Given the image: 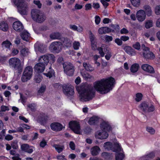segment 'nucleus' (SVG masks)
<instances>
[{
	"label": "nucleus",
	"instance_id": "nucleus-1",
	"mask_svg": "<svg viewBox=\"0 0 160 160\" xmlns=\"http://www.w3.org/2000/svg\"><path fill=\"white\" fill-rule=\"evenodd\" d=\"M115 83V79L110 77L96 81L93 83V87L100 93L105 94L112 89Z\"/></svg>",
	"mask_w": 160,
	"mask_h": 160
},
{
	"label": "nucleus",
	"instance_id": "nucleus-2",
	"mask_svg": "<svg viewBox=\"0 0 160 160\" xmlns=\"http://www.w3.org/2000/svg\"><path fill=\"white\" fill-rule=\"evenodd\" d=\"M81 91L80 93V100L82 102H87L92 100L95 96V92L92 88L89 87L80 88Z\"/></svg>",
	"mask_w": 160,
	"mask_h": 160
},
{
	"label": "nucleus",
	"instance_id": "nucleus-3",
	"mask_svg": "<svg viewBox=\"0 0 160 160\" xmlns=\"http://www.w3.org/2000/svg\"><path fill=\"white\" fill-rule=\"evenodd\" d=\"M31 15L32 19L39 23H41L46 19L45 15L38 9H32L31 11Z\"/></svg>",
	"mask_w": 160,
	"mask_h": 160
},
{
	"label": "nucleus",
	"instance_id": "nucleus-4",
	"mask_svg": "<svg viewBox=\"0 0 160 160\" xmlns=\"http://www.w3.org/2000/svg\"><path fill=\"white\" fill-rule=\"evenodd\" d=\"M138 108L141 111L144 113L152 112L155 110L154 107L152 104L145 101L141 103Z\"/></svg>",
	"mask_w": 160,
	"mask_h": 160
},
{
	"label": "nucleus",
	"instance_id": "nucleus-5",
	"mask_svg": "<svg viewBox=\"0 0 160 160\" xmlns=\"http://www.w3.org/2000/svg\"><path fill=\"white\" fill-rule=\"evenodd\" d=\"M55 61V57L53 54H47L40 56L38 62L45 66L47 65L49 61L50 63H53Z\"/></svg>",
	"mask_w": 160,
	"mask_h": 160
},
{
	"label": "nucleus",
	"instance_id": "nucleus-6",
	"mask_svg": "<svg viewBox=\"0 0 160 160\" xmlns=\"http://www.w3.org/2000/svg\"><path fill=\"white\" fill-rule=\"evenodd\" d=\"M33 68L32 67L28 66L24 69L21 79L23 82H26L30 80L32 75Z\"/></svg>",
	"mask_w": 160,
	"mask_h": 160
},
{
	"label": "nucleus",
	"instance_id": "nucleus-7",
	"mask_svg": "<svg viewBox=\"0 0 160 160\" xmlns=\"http://www.w3.org/2000/svg\"><path fill=\"white\" fill-rule=\"evenodd\" d=\"M113 147L112 143L109 142L105 143L103 147L105 149L111 150L114 152H117L120 151L121 150V146L118 142H115Z\"/></svg>",
	"mask_w": 160,
	"mask_h": 160
},
{
	"label": "nucleus",
	"instance_id": "nucleus-8",
	"mask_svg": "<svg viewBox=\"0 0 160 160\" xmlns=\"http://www.w3.org/2000/svg\"><path fill=\"white\" fill-rule=\"evenodd\" d=\"M10 67L15 69H18L21 67V62L18 58L14 57L10 58L8 61Z\"/></svg>",
	"mask_w": 160,
	"mask_h": 160
},
{
	"label": "nucleus",
	"instance_id": "nucleus-9",
	"mask_svg": "<svg viewBox=\"0 0 160 160\" xmlns=\"http://www.w3.org/2000/svg\"><path fill=\"white\" fill-rule=\"evenodd\" d=\"M69 125L70 128L75 133L81 134L80 126L78 122L76 121H71L69 122Z\"/></svg>",
	"mask_w": 160,
	"mask_h": 160
},
{
	"label": "nucleus",
	"instance_id": "nucleus-10",
	"mask_svg": "<svg viewBox=\"0 0 160 160\" xmlns=\"http://www.w3.org/2000/svg\"><path fill=\"white\" fill-rule=\"evenodd\" d=\"M64 94L68 97L73 96L74 93V88L71 85H65L62 87Z\"/></svg>",
	"mask_w": 160,
	"mask_h": 160
},
{
	"label": "nucleus",
	"instance_id": "nucleus-11",
	"mask_svg": "<svg viewBox=\"0 0 160 160\" xmlns=\"http://www.w3.org/2000/svg\"><path fill=\"white\" fill-rule=\"evenodd\" d=\"M19 12L22 15H26L28 10V3L23 2L19 4L17 8Z\"/></svg>",
	"mask_w": 160,
	"mask_h": 160
},
{
	"label": "nucleus",
	"instance_id": "nucleus-12",
	"mask_svg": "<svg viewBox=\"0 0 160 160\" xmlns=\"http://www.w3.org/2000/svg\"><path fill=\"white\" fill-rule=\"evenodd\" d=\"M50 47L54 52L58 53L62 49V43L59 42H54L51 43Z\"/></svg>",
	"mask_w": 160,
	"mask_h": 160
},
{
	"label": "nucleus",
	"instance_id": "nucleus-13",
	"mask_svg": "<svg viewBox=\"0 0 160 160\" xmlns=\"http://www.w3.org/2000/svg\"><path fill=\"white\" fill-rule=\"evenodd\" d=\"M136 18L139 22L144 21L146 17V14L145 11L142 10H140L137 12Z\"/></svg>",
	"mask_w": 160,
	"mask_h": 160
},
{
	"label": "nucleus",
	"instance_id": "nucleus-14",
	"mask_svg": "<svg viewBox=\"0 0 160 160\" xmlns=\"http://www.w3.org/2000/svg\"><path fill=\"white\" fill-rule=\"evenodd\" d=\"M108 132L102 130L98 131L96 133V138L100 139H105L107 138L108 136Z\"/></svg>",
	"mask_w": 160,
	"mask_h": 160
},
{
	"label": "nucleus",
	"instance_id": "nucleus-15",
	"mask_svg": "<svg viewBox=\"0 0 160 160\" xmlns=\"http://www.w3.org/2000/svg\"><path fill=\"white\" fill-rule=\"evenodd\" d=\"M51 129L55 131H59L62 130L63 128L62 125L58 122H55L51 124Z\"/></svg>",
	"mask_w": 160,
	"mask_h": 160
},
{
	"label": "nucleus",
	"instance_id": "nucleus-16",
	"mask_svg": "<svg viewBox=\"0 0 160 160\" xmlns=\"http://www.w3.org/2000/svg\"><path fill=\"white\" fill-rule=\"evenodd\" d=\"M13 29L16 31L20 32L23 29V26L22 24L19 21L14 22L13 24Z\"/></svg>",
	"mask_w": 160,
	"mask_h": 160
},
{
	"label": "nucleus",
	"instance_id": "nucleus-17",
	"mask_svg": "<svg viewBox=\"0 0 160 160\" xmlns=\"http://www.w3.org/2000/svg\"><path fill=\"white\" fill-rule=\"evenodd\" d=\"M101 129L102 131L108 132H110L111 130V127L109 124L105 122H103L100 125Z\"/></svg>",
	"mask_w": 160,
	"mask_h": 160
},
{
	"label": "nucleus",
	"instance_id": "nucleus-18",
	"mask_svg": "<svg viewBox=\"0 0 160 160\" xmlns=\"http://www.w3.org/2000/svg\"><path fill=\"white\" fill-rule=\"evenodd\" d=\"M141 68L144 71L151 73H153L155 71L153 68L148 64H144L142 65Z\"/></svg>",
	"mask_w": 160,
	"mask_h": 160
},
{
	"label": "nucleus",
	"instance_id": "nucleus-19",
	"mask_svg": "<svg viewBox=\"0 0 160 160\" xmlns=\"http://www.w3.org/2000/svg\"><path fill=\"white\" fill-rule=\"evenodd\" d=\"M46 66L38 62V63L36 64L34 66L35 70L38 73L42 72L44 71Z\"/></svg>",
	"mask_w": 160,
	"mask_h": 160
},
{
	"label": "nucleus",
	"instance_id": "nucleus-20",
	"mask_svg": "<svg viewBox=\"0 0 160 160\" xmlns=\"http://www.w3.org/2000/svg\"><path fill=\"white\" fill-rule=\"evenodd\" d=\"M33 147L29 146L27 144H24L21 146V149L29 153H31L33 152Z\"/></svg>",
	"mask_w": 160,
	"mask_h": 160
},
{
	"label": "nucleus",
	"instance_id": "nucleus-21",
	"mask_svg": "<svg viewBox=\"0 0 160 160\" xmlns=\"http://www.w3.org/2000/svg\"><path fill=\"white\" fill-rule=\"evenodd\" d=\"M124 50L128 54L131 56H134L136 54L135 50L130 46L125 47L124 48Z\"/></svg>",
	"mask_w": 160,
	"mask_h": 160
},
{
	"label": "nucleus",
	"instance_id": "nucleus-22",
	"mask_svg": "<svg viewBox=\"0 0 160 160\" xmlns=\"http://www.w3.org/2000/svg\"><path fill=\"white\" fill-rule=\"evenodd\" d=\"M61 40L62 42V44L68 47L71 46L72 43L71 41L67 38L62 37Z\"/></svg>",
	"mask_w": 160,
	"mask_h": 160
},
{
	"label": "nucleus",
	"instance_id": "nucleus-23",
	"mask_svg": "<svg viewBox=\"0 0 160 160\" xmlns=\"http://www.w3.org/2000/svg\"><path fill=\"white\" fill-rule=\"evenodd\" d=\"M111 29L107 27H102L99 28L98 33L100 34L108 33L111 32Z\"/></svg>",
	"mask_w": 160,
	"mask_h": 160
},
{
	"label": "nucleus",
	"instance_id": "nucleus-24",
	"mask_svg": "<svg viewBox=\"0 0 160 160\" xmlns=\"http://www.w3.org/2000/svg\"><path fill=\"white\" fill-rule=\"evenodd\" d=\"M100 151V148L97 146H94L90 149V152L92 156L97 155L99 154Z\"/></svg>",
	"mask_w": 160,
	"mask_h": 160
},
{
	"label": "nucleus",
	"instance_id": "nucleus-25",
	"mask_svg": "<svg viewBox=\"0 0 160 160\" xmlns=\"http://www.w3.org/2000/svg\"><path fill=\"white\" fill-rule=\"evenodd\" d=\"M48 119V117L45 114L42 115L39 118L40 123L43 125L46 124Z\"/></svg>",
	"mask_w": 160,
	"mask_h": 160
},
{
	"label": "nucleus",
	"instance_id": "nucleus-26",
	"mask_svg": "<svg viewBox=\"0 0 160 160\" xmlns=\"http://www.w3.org/2000/svg\"><path fill=\"white\" fill-rule=\"evenodd\" d=\"M8 24L5 22H2L0 23V29L4 32L8 30Z\"/></svg>",
	"mask_w": 160,
	"mask_h": 160
},
{
	"label": "nucleus",
	"instance_id": "nucleus-27",
	"mask_svg": "<svg viewBox=\"0 0 160 160\" xmlns=\"http://www.w3.org/2000/svg\"><path fill=\"white\" fill-rule=\"evenodd\" d=\"M98 119L99 118L98 117H92L89 119L88 122L89 124L93 125L98 122Z\"/></svg>",
	"mask_w": 160,
	"mask_h": 160
},
{
	"label": "nucleus",
	"instance_id": "nucleus-28",
	"mask_svg": "<svg viewBox=\"0 0 160 160\" xmlns=\"http://www.w3.org/2000/svg\"><path fill=\"white\" fill-rule=\"evenodd\" d=\"M143 9L145 10L146 14L148 16H150L152 15V12L151 8L150 7L147 5H145L143 7Z\"/></svg>",
	"mask_w": 160,
	"mask_h": 160
},
{
	"label": "nucleus",
	"instance_id": "nucleus-29",
	"mask_svg": "<svg viewBox=\"0 0 160 160\" xmlns=\"http://www.w3.org/2000/svg\"><path fill=\"white\" fill-rule=\"evenodd\" d=\"M35 49L38 50L41 52H44L45 47L43 44H38V43H36L35 45Z\"/></svg>",
	"mask_w": 160,
	"mask_h": 160
},
{
	"label": "nucleus",
	"instance_id": "nucleus-30",
	"mask_svg": "<svg viewBox=\"0 0 160 160\" xmlns=\"http://www.w3.org/2000/svg\"><path fill=\"white\" fill-rule=\"evenodd\" d=\"M143 54L144 57L147 59H152L154 58V57L153 53L150 51L148 52H143Z\"/></svg>",
	"mask_w": 160,
	"mask_h": 160
},
{
	"label": "nucleus",
	"instance_id": "nucleus-31",
	"mask_svg": "<svg viewBox=\"0 0 160 160\" xmlns=\"http://www.w3.org/2000/svg\"><path fill=\"white\" fill-rule=\"evenodd\" d=\"M21 36L22 39L27 41L29 40L30 35L27 31H24L21 33Z\"/></svg>",
	"mask_w": 160,
	"mask_h": 160
},
{
	"label": "nucleus",
	"instance_id": "nucleus-32",
	"mask_svg": "<svg viewBox=\"0 0 160 160\" xmlns=\"http://www.w3.org/2000/svg\"><path fill=\"white\" fill-rule=\"evenodd\" d=\"M53 147L58 153L62 152L64 149V146L63 145H61L59 144H55L53 145Z\"/></svg>",
	"mask_w": 160,
	"mask_h": 160
},
{
	"label": "nucleus",
	"instance_id": "nucleus-33",
	"mask_svg": "<svg viewBox=\"0 0 160 160\" xmlns=\"http://www.w3.org/2000/svg\"><path fill=\"white\" fill-rule=\"evenodd\" d=\"M83 66L87 71L89 72H92L94 70V68L89 63L84 62Z\"/></svg>",
	"mask_w": 160,
	"mask_h": 160
},
{
	"label": "nucleus",
	"instance_id": "nucleus-34",
	"mask_svg": "<svg viewBox=\"0 0 160 160\" xmlns=\"http://www.w3.org/2000/svg\"><path fill=\"white\" fill-rule=\"evenodd\" d=\"M50 38L53 39H61V35L58 32H54L52 33L50 35Z\"/></svg>",
	"mask_w": 160,
	"mask_h": 160
},
{
	"label": "nucleus",
	"instance_id": "nucleus-35",
	"mask_svg": "<svg viewBox=\"0 0 160 160\" xmlns=\"http://www.w3.org/2000/svg\"><path fill=\"white\" fill-rule=\"evenodd\" d=\"M29 53V52L28 48H23L20 51V56L22 57L27 56Z\"/></svg>",
	"mask_w": 160,
	"mask_h": 160
},
{
	"label": "nucleus",
	"instance_id": "nucleus-36",
	"mask_svg": "<svg viewBox=\"0 0 160 160\" xmlns=\"http://www.w3.org/2000/svg\"><path fill=\"white\" fill-rule=\"evenodd\" d=\"M70 28L73 30L77 31L79 32H82L83 30V28L82 27L79 26V28H78L76 25H70Z\"/></svg>",
	"mask_w": 160,
	"mask_h": 160
},
{
	"label": "nucleus",
	"instance_id": "nucleus-37",
	"mask_svg": "<svg viewBox=\"0 0 160 160\" xmlns=\"http://www.w3.org/2000/svg\"><path fill=\"white\" fill-rule=\"evenodd\" d=\"M63 67L64 71L65 70V68H67L68 70L71 69L70 68H72V69L74 68V67L69 62H64L63 64Z\"/></svg>",
	"mask_w": 160,
	"mask_h": 160
},
{
	"label": "nucleus",
	"instance_id": "nucleus-38",
	"mask_svg": "<svg viewBox=\"0 0 160 160\" xmlns=\"http://www.w3.org/2000/svg\"><path fill=\"white\" fill-rule=\"evenodd\" d=\"M139 65L138 64L135 63L131 66L130 68V70L131 72L135 73L138 70Z\"/></svg>",
	"mask_w": 160,
	"mask_h": 160
},
{
	"label": "nucleus",
	"instance_id": "nucleus-39",
	"mask_svg": "<svg viewBox=\"0 0 160 160\" xmlns=\"http://www.w3.org/2000/svg\"><path fill=\"white\" fill-rule=\"evenodd\" d=\"M46 89L45 85H42L38 91L37 94L38 95H42L45 92Z\"/></svg>",
	"mask_w": 160,
	"mask_h": 160
},
{
	"label": "nucleus",
	"instance_id": "nucleus-40",
	"mask_svg": "<svg viewBox=\"0 0 160 160\" xmlns=\"http://www.w3.org/2000/svg\"><path fill=\"white\" fill-rule=\"evenodd\" d=\"M65 70L64 71V72L68 76H71L73 75L74 72V69L70 68L69 70H68L67 68H65Z\"/></svg>",
	"mask_w": 160,
	"mask_h": 160
},
{
	"label": "nucleus",
	"instance_id": "nucleus-41",
	"mask_svg": "<svg viewBox=\"0 0 160 160\" xmlns=\"http://www.w3.org/2000/svg\"><path fill=\"white\" fill-rule=\"evenodd\" d=\"M153 25V21L152 20H148L146 21L145 27L147 28L148 29L152 26Z\"/></svg>",
	"mask_w": 160,
	"mask_h": 160
},
{
	"label": "nucleus",
	"instance_id": "nucleus-42",
	"mask_svg": "<svg viewBox=\"0 0 160 160\" xmlns=\"http://www.w3.org/2000/svg\"><path fill=\"white\" fill-rule=\"evenodd\" d=\"M54 73L53 70L51 69V68H49V70L48 71L47 73H44L43 74L46 76L47 77H49V78L52 77Z\"/></svg>",
	"mask_w": 160,
	"mask_h": 160
},
{
	"label": "nucleus",
	"instance_id": "nucleus-43",
	"mask_svg": "<svg viewBox=\"0 0 160 160\" xmlns=\"http://www.w3.org/2000/svg\"><path fill=\"white\" fill-rule=\"evenodd\" d=\"M101 38L105 41L106 42H109L111 41L112 40V37L111 36H109L107 35H106L104 36H102Z\"/></svg>",
	"mask_w": 160,
	"mask_h": 160
},
{
	"label": "nucleus",
	"instance_id": "nucleus-44",
	"mask_svg": "<svg viewBox=\"0 0 160 160\" xmlns=\"http://www.w3.org/2000/svg\"><path fill=\"white\" fill-rule=\"evenodd\" d=\"M12 45L11 42L8 40L4 41L2 43L3 47H5L8 48H9L10 46Z\"/></svg>",
	"mask_w": 160,
	"mask_h": 160
},
{
	"label": "nucleus",
	"instance_id": "nucleus-45",
	"mask_svg": "<svg viewBox=\"0 0 160 160\" xmlns=\"http://www.w3.org/2000/svg\"><path fill=\"white\" fill-rule=\"evenodd\" d=\"M42 78V77L41 75L37 74L35 76L34 80L36 82L39 83L41 82Z\"/></svg>",
	"mask_w": 160,
	"mask_h": 160
},
{
	"label": "nucleus",
	"instance_id": "nucleus-46",
	"mask_svg": "<svg viewBox=\"0 0 160 160\" xmlns=\"http://www.w3.org/2000/svg\"><path fill=\"white\" fill-rule=\"evenodd\" d=\"M81 74L83 78L86 80H87L88 79L93 78V77L92 75L88 73L81 72Z\"/></svg>",
	"mask_w": 160,
	"mask_h": 160
},
{
	"label": "nucleus",
	"instance_id": "nucleus-47",
	"mask_svg": "<svg viewBox=\"0 0 160 160\" xmlns=\"http://www.w3.org/2000/svg\"><path fill=\"white\" fill-rule=\"evenodd\" d=\"M124 158V155L122 153H117L116 155V160H122Z\"/></svg>",
	"mask_w": 160,
	"mask_h": 160
},
{
	"label": "nucleus",
	"instance_id": "nucleus-48",
	"mask_svg": "<svg viewBox=\"0 0 160 160\" xmlns=\"http://www.w3.org/2000/svg\"><path fill=\"white\" fill-rule=\"evenodd\" d=\"M142 94L141 93H138L136 94L135 100L137 102H140L142 98Z\"/></svg>",
	"mask_w": 160,
	"mask_h": 160
},
{
	"label": "nucleus",
	"instance_id": "nucleus-49",
	"mask_svg": "<svg viewBox=\"0 0 160 160\" xmlns=\"http://www.w3.org/2000/svg\"><path fill=\"white\" fill-rule=\"evenodd\" d=\"M9 110V108L7 106L2 105L1 107V110H0V116L2 115V112H5L6 111Z\"/></svg>",
	"mask_w": 160,
	"mask_h": 160
},
{
	"label": "nucleus",
	"instance_id": "nucleus-50",
	"mask_svg": "<svg viewBox=\"0 0 160 160\" xmlns=\"http://www.w3.org/2000/svg\"><path fill=\"white\" fill-rule=\"evenodd\" d=\"M132 4L135 7H138L139 6L140 0H130Z\"/></svg>",
	"mask_w": 160,
	"mask_h": 160
},
{
	"label": "nucleus",
	"instance_id": "nucleus-51",
	"mask_svg": "<svg viewBox=\"0 0 160 160\" xmlns=\"http://www.w3.org/2000/svg\"><path fill=\"white\" fill-rule=\"evenodd\" d=\"M101 156L105 159H109L111 158V155L107 152H103L102 153Z\"/></svg>",
	"mask_w": 160,
	"mask_h": 160
},
{
	"label": "nucleus",
	"instance_id": "nucleus-52",
	"mask_svg": "<svg viewBox=\"0 0 160 160\" xmlns=\"http://www.w3.org/2000/svg\"><path fill=\"white\" fill-rule=\"evenodd\" d=\"M28 107L29 108L32 112H35L36 111V105L34 103L28 104Z\"/></svg>",
	"mask_w": 160,
	"mask_h": 160
},
{
	"label": "nucleus",
	"instance_id": "nucleus-53",
	"mask_svg": "<svg viewBox=\"0 0 160 160\" xmlns=\"http://www.w3.org/2000/svg\"><path fill=\"white\" fill-rule=\"evenodd\" d=\"M12 2L18 8L19 4L22 3L23 1L21 0H11Z\"/></svg>",
	"mask_w": 160,
	"mask_h": 160
},
{
	"label": "nucleus",
	"instance_id": "nucleus-54",
	"mask_svg": "<svg viewBox=\"0 0 160 160\" xmlns=\"http://www.w3.org/2000/svg\"><path fill=\"white\" fill-rule=\"evenodd\" d=\"M146 130L151 134H153L155 132V130L151 127H147Z\"/></svg>",
	"mask_w": 160,
	"mask_h": 160
},
{
	"label": "nucleus",
	"instance_id": "nucleus-55",
	"mask_svg": "<svg viewBox=\"0 0 160 160\" xmlns=\"http://www.w3.org/2000/svg\"><path fill=\"white\" fill-rule=\"evenodd\" d=\"M89 38L91 42H95V41L94 40L95 37L91 31L89 32Z\"/></svg>",
	"mask_w": 160,
	"mask_h": 160
},
{
	"label": "nucleus",
	"instance_id": "nucleus-56",
	"mask_svg": "<svg viewBox=\"0 0 160 160\" xmlns=\"http://www.w3.org/2000/svg\"><path fill=\"white\" fill-rule=\"evenodd\" d=\"M11 146L12 148L14 149H17L18 148V142L15 141L13 142L11 144Z\"/></svg>",
	"mask_w": 160,
	"mask_h": 160
},
{
	"label": "nucleus",
	"instance_id": "nucleus-57",
	"mask_svg": "<svg viewBox=\"0 0 160 160\" xmlns=\"http://www.w3.org/2000/svg\"><path fill=\"white\" fill-rule=\"evenodd\" d=\"M80 45V43L78 42L75 41L73 43V47L74 49H78Z\"/></svg>",
	"mask_w": 160,
	"mask_h": 160
},
{
	"label": "nucleus",
	"instance_id": "nucleus-58",
	"mask_svg": "<svg viewBox=\"0 0 160 160\" xmlns=\"http://www.w3.org/2000/svg\"><path fill=\"white\" fill-rule=\"evenodd\" d=\"M56 158L58 160H67L65 156L61 154L57 155Z\"/></svg>",
	"mask_w": 160,
	"mask_h": 160
},
{
	"label": "nucleus",
	"instance_id": "nucleus-59",
	"mask_svg": "<svg viewBox=\"0 0 160 160\" xmlns=\"http://www.w3.org/2000/svg\"><path fill=\"white\" fill-rule=\"evenodd\" d=\"M132 47L135 49L139 50L141 46L139 42H136V43L133 44Z\"/></svg>",
	"mask_w": 160,
	"mask_h": 160
},
{
	"label": "nucleus",
	"instance_id": "nucleus-60",
	"mask_svg": "<svg viewBox=\"0 0 160 160\" xmlns=\"http://www.w3.org/2000/svg\"><path fill=\"white\" fill-rule=\"evenodd\" d=\"M19 52V51L17 49L13 48L12 50L11 54L12 56L17 55Z\"/></svg>",
	"mask_w": 160,
	"mask_h": 160
},
{
	"label": "nucleus",
	"instance_id": "nucleus-61",
	"mask_svg": "<svg viewBox=\"0 0 160 160\" xmlns=\"http://www.w3.org/2000/svg\"><path fill=\"white\" fill-rule=\"evenodd\" d=\"M115 42L119 46H121L122 44V42L121 38H117L115 40Z\"/></svg>",
	"mask_w": 160,
	"mask_h": 160
},
{
	"label": "nucleus",
	"instance_id": "nucleus-62",
	"mask_svg": "<svg viewBox=\"0 0 160 160\" xmlns=\"http://www.w3.org/2000/svg\"><path fill=\"white\" fill-rule=\"evenodd\" d=\"M97 50L99 51V53L101 55L102 57H103L104 55V53L103 51V49L101 47L98 48H97Z\"/></svg>",
	"mask_w": 160,
	"mask_h": 160
},
{
	"label": "nucleus",
	"instance_id": "nucleus-63",
	"mask_svg": "<svg viewBox=\"0 0 160 160\" xmlns=\"http://www.w3.org/2000/svg\"><path fill=\"white\" fill-rule=\"evenodd\" d=\"M155 13L157 15L160 14V6H157L155 9Z\"/></svg>",
	"mask_w": 160,
	"mask_h": 160
},
{
	"label": "nucleus",
	"instance_id": "nucleus-64",
	"mask_svg": "<svg viewBox=\"0 0 160 160\" xmlns=\"http://www.w3.org/2000/svg\"><path fill=\"white\" fill-rule=\"evenodd\" d=\"M95 22L96 24L98 25V24L100 21V17L98 16H96L95 17Z\"/></svg>",
	"mask_w": 160,
	"mask_h": 160
}]
</instances>
